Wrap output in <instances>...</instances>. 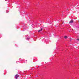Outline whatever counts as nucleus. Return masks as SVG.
<instances>
[{
  "instance_id": "f257e3e1",
  "label": "nucleus",
  "mask_w": 79,
  "mask_h": 79,
  "mask_svg": "<svg viewBox=\"0 0 79 79\" xmlns=\"http://www.w3.org/2000/svg\"><path fill=\"white\" fill-rule=\"evenodd\" d=\"M15 79H17L18 77H19V75L18 74L16 75L15 76Z\"/></svg>"
},
{
  "instance_id": "f03ea898",
  "label": "nucleus",
  "mask_w": 79,
  "mask_h": 79,
  "mask_svg": "<svg viewBox=\"0 0 79 79\" xmlns=\"http://www.w3.org/2000/svg\"><path fill=\"white\" fill-rule=\"evenodd\" d=\"M74 23V21L73 20H70L69 22V24H72V23Z\"/></svg>"
},
{
  "instance_id": "7ed1b4c3",
  "label": "nucleus",
  "mask_w": 79,
  "mask_h": 79,
  "mask_svg": "<svg viewBox=\"0 0 79 79\" xmlns=\"http://www.w3.org/2000/svg\"><path fill=\"white\" fill-rule=\"evenodd\" d=\"M42 31V28H41V30H38V32H40V31Z\"/></svg>"
},
{
  "instance_id": "20e7f679",
  "label": "nucleus",
  "mask_w": 79,
  "mask_h": 79,
  "mask_svg": "<svg viewBox=\"0 0 79 79\" xmlns=\"http://www.w3.org/2000/svg\"><path fill=\"white\" fill-rule=\"evenodd\" d=\"M64 38L65 39H67V38H68V36H64Z\"/></svg>"
},
{
  "instance_id": "39448f33",
  "label": "nucleus",
  "mask_w": 79,
  "mask_h": 79,
  "mask_svg": "<svg viewBox=\"0 0 79 79\" xmlns=\"http://www.w3.org/2000/svg\"><path fill=\"white\" fill-rule=\"evenodd\" d=\"M76 40H78V41H79V38H78V39H77Z\"/></svg>"
},
{
  "instance_id": "423d86ee",
  "label": "nucleus",
  "mask_w": 79,
  "mask_h": 79,
  "mask_svg": "<svg viewBox=\"0 0 79 79\" xmlns=\"http://www.w3.org/2000/svg\"><path fill=\"white\" fill-rule=\"evenodd\" d=\"M27 40L29 39V38H27Z\"/></svg>"
}]
</instances>
